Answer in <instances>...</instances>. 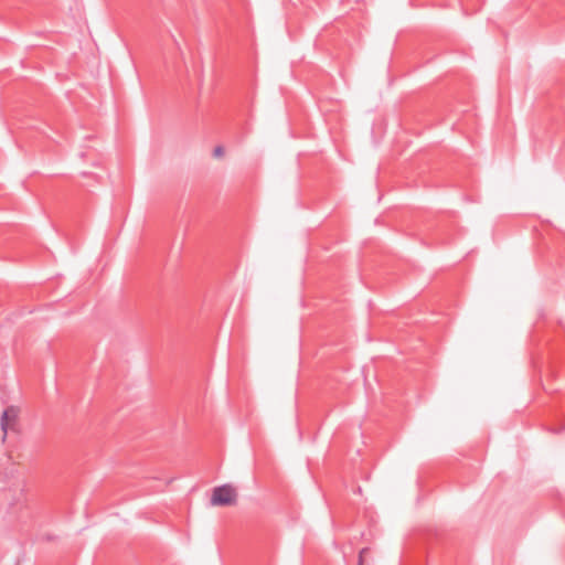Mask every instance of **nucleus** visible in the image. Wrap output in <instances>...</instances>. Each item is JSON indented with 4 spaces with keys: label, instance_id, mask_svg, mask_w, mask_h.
I'll list each match as a JSON object with an SVG mask.
<instances>
[{
    "label": "nucleus",
    "instance_id": "20e7f679",
    "mask_svg": "<svg viewBox=\"0 0 565 565\" xmlns=\"http://www.w3.org/2000/svg\"><path fill=\"white\" fill-rule=\"evenodd\" d=\"M224 154V148L222 146H216L213 151V156L216 158H221Z\"/></svg>",
    "mask_w": 565,
    "mask_h": 565
},
{
    "label": "nucleus",
    "instance_id": "f03ea898",
    "mask_svg": "<svg viewBox=\"0 0 565 565\" xmlns=\"http://www.w3.org/2000/svg\"><path fill=\"white\" fill-rule=\"evenodd\" d=\"M17 418L18 409H15L14 407H8L3 411L0 422L3 436H6L8 429L15 424Z\"/></svg>",
    "mask_w": 565,
    "mask_h": 565
},
{
    "label": "nucleus",
    "instance_id": "f257e3e1",
    "mask_svg": "<svg viewBox=\"0 0 565 565\" xmlns=\"http://www.w3.org/2000/svg\"><path fill=\"white\" fill-rule=\"evenodd\" d=\"M236 491L231 484L214 488L211 504L216 507L232 505L236 503Z\"/></svg>",
    "mask_w": 565,
    "mask_h": 565
},
{
    "label": "nucleus",
    "instance_id": "7ed1b4c3",
    "mask_svg": "<svg viewBox=\"0 0 565 565\" xmlns=\"http://www.w3.org/2000/svg\"><path fill=\"white\" fill-rule=\"evenodd\" d=\"M369 553H370V548H367V547H364V548H362V550L360 551V554H359V564H358V565H363L364 556H365L366 554H369Z\"/></svg>",
    "mask_w": 565,
    "mask_h": 565
}]
</instances>
